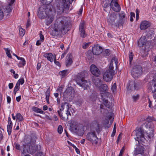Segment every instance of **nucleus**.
<instances>
[{"mask_svg": "<svg viewBox=\"0 0 156 156\" xmlns=\"http://www.w3.org/2000/svg\"><path fill=\"white\" fill-rule=\"evenodd\" d=\"M70 23L65 17H60L58 18L55 24L54 29L50 33V34L53 36H57L65 34L68 31V27Z\"/></svg>", "mask_w": 156, "mask_h": 156, "instance_id": "obj_1", "label": "nucleus"}, {"mask_svg": "<svg viewBox=\"0 0 156 156\" xmlns=\"http://www.w3.org/2000/svg\"><path fill=\"white\" fill-rule=\"evenodd\" d=\"M51 7V6L50 5H43L38 9L37 11V15L40 19H44L46 16H48V19L45 22L48 26L52 22L54 18Z\"/></svg>", "mask_w": 156, "mask_h": 156, "instance_id": "obj_2", "label": "nucleus"}, {"mask_svg": "<svg viewBox=\"0 0 156 156\" xmlns=\"http://www.w3.org/2000/svg\"><path fill=\"white\" fill-rule=\"evenodd\" d=\"M21 143L22 147L23 148L22 156L23 155L24 156H31L29 154H27V152L31 154L35 151L34 144L31 142V138L30 137H26Z\"/></svg>", "mask_w": 156, "mask_h": 156, "instance_id": "obj_3", "label": "nucleus"}, {"mask_svg": "<svg viewBox=\"0 0 156 156\" xmlns=\"http://www.w3.org/2000/svg\"><path fill=\"white\" fill-rule=\"evenodd\" d=\"M114 62L115 65L117 64V59L115 58H113L112 59L108 69L106 70L103 74V78L104 80L107 82L111 81L113 78V76L114 74V71L113 70V63Z\"/></svg>", "mask_w": 156, "mask_h": 156, "instance_id": "obj_4", "label": "nucleus"}, {"mask_svg": "<svg viewBox=\"0 0 156 156\" xmlns=\"http://www.w3.org/2000/svg\"><path fill=\"white\" fill-rule=\"evenodd\" d=\"M86 73L85 71H82L79 73L77 74L76 79L77 83L80 86L83 87L84 89L89 88V83H88L87 80H85Z\"/></svg>", "mask_w": 156, "mask_h": 156, "instance_id": "obj_5", "label": "nucleus"}, {"mask_svg": "<svg viewBox=\"0 0 156 156\" xmlns=\"http://www.w3.org/2000/svg\"><path fill=\"white\" fill-rule=\"evenodd\" d=\"M100 90L101 91H105V92L101 94V100L105 106L109 108L110 105L108 103V101L106 98L110 96L111 95L110 93L107 92L108 90V86L106 84H102L100 87Z\"/></svg>", "mask_w": 156, "mask_h": 156, "instance_id": "obj_6", "label": "nucleus"}, {"mask_svg": "<svg viewBox=\"0 0 156 156\" xmlns=\"http://www.w3.org/2000/svg\"><path fill=\"white\" fill-rule=\"evenodd\" d=\"M74 0H62V2L59 4L58 7V11L60 13L63 12H66L69 10L70 4H71Z\"/></svg>", "mask_w": 156, "mask_h": 156, "instance_id": "obj_7", "label": "nucleus"}, {"mask_svg": "<svg viewBox=\"0 0 156 156\" xmlns=\"http://www.w3.org/2000/svg\"><path fill=\"white\" fill-rule=\"evenodd\" d=\"M144 131L141 128H138L136 130L134 131L132 134H135L134 139L138 141L139 143H140L141 142H144L145 140L144 136Z\"/></svg>", "mask_w": 156, "mask_h": 156, "instance_id": "obj_8", "label": "nucleus"}, {"mask_svg": "<svg viewBox=\"0 0 156 156\" xmlns=\"http://www.w3.org/2000/svg\"><path fill=\"white\" fill-rule=\"evenodd\" d=\"M142 69L140 65L134 66L131 71L132 76L134 78H136L140 76L142 73Z\"/></svg>", "mask_w": 156, "mask_h": 156, "instance_id": "obj_9", "label": "nucleus"}, {"mask_svg": "<svg viewBox=\"0 0 156 156\" xmlns=\"http://www.w3.org/2000/svg\"><path fill=\"white\" fill-rule=\"evenodd\" d=\"M87 139L93 144H96L98 142V138L97 136L95 131L89 132L87 135Z\"/></svg>", "mask_w": 156, "mask_h": 156, "instance_id": "obj_10", "label": "nucleus"}, {"mask_svg": "<svg viewBox=\"0 0 156 156\" xmlns=\"http://www.w3.org/2000/svg\"><path fill=\"white\" fill-rule=\"evenodd\" d=\"M110 5L111 8L116 12H118L120 10V6L118 3L117 0H112Z\"/></svg>", "mask_w": 156, "mask_h": 156, "instance_id": "obj_11", "label": "nucleus"}, {"mask_svg": "<svg viewBox=\"0 0 156 156\" xmlns=\"http://www.w3.org/2000/svg\"><path fill=\"white\" fill-rule=\"evenodd\" d=\"M145 126L146 128L147 129L149 128L150 130H150L151 132H150V133H147L148 137L150 139L153 138L154 136L153 129L154 127V123L151 122H148V123H146Z\"/></svg>", "mask_w": 156, "mask_h": 156, "instance_id": "obj_12", "label": "nucleus"}, {"mask_svg": "<svg viewBox=\"0 0 156 156\" xmlns=\"http://www.w3.org/2000/svg\"><path fill=\"white\" fill-rule=\"evenodd\" d=\"M141 87V86L138 82H131L130 83L128 87V89L129 90H138Z\"/></svg>", "mask_w": 156, "mask_h": 156, "instance_id": "obj_13", "label": "nucleus"}, {"mask_svg": "<svg viewBox=\"0 0 156 156\" xmlns=\"http://www.w3.org/2000/svg\"><path fill=\"white\" fill-rule=\"evenodd\" d=\"M116 19V16L115 13L111 14L107 19V22L109 24L112 26H117V25L115 23V21Z\"/></svg>", "mask_w": 156, "mask_h": 156, "instance_id": "obj_14", "label": "nucleus"}, {"mask_svg": "<svg viewBox=\"0 0 156 156\" xmlns=\"http://www.w3.org/2000/svg\"><path fill=\"white\" fill-rule=\"evenodd\" d=\"M90 69L92 74L95 76L98 77L100 75V71L94 65L92 64L90 66Z\"/></svg>", "mask_w": 156, "mask_h": 156, "instance_id": "obj_15", "label": "nucleus"}, {"mask_svg": "<svg viewBox=\"0 0 156 156\" xmlns=\"http://www.w3.org/2000/svg\"><path fill=\"white\" fill-rule=\"evenodd\" d=\"M84 22H81L79 26V33L80 36L82 38H85L87 36L84 29Z\"/></svg>", "mask_w": 156, "mask_h": 156, "instance_id": "obj_16", "label": "nucleus"}, {"mask_svg": "<svg viewBox=\"0 0 156 156\" xmlns=\"http://www.w3.org/2000/svg\"><path fill=\"white\" fill-rule=\"evenodd\" d=\"M74 90L72 87H69L63 93L64 98H67L69 97H72L74 95Z\"/></svg>", "mask_w": 156, "mask_h": 156, "instance_id": "obj_17", "label": "nucleus"}, {"mask_svg": "<svg viewBox=\"0 0 156 156\" xmlns=\"http://www.w3.org/2000/svg\"><path fill=\"white\" fill-rule=\"evenodd\" d=\"M102 51V48L98 44L95 45L92 48V52L94 55H98Z\"/></svg>", "mask_w": 156, "mask_h": 156, "instance_id": "obj_18", "label": "nucleus"}, {"mask_svg": "<svg viewBox=\"0 0 156 156\" xmlns=\"http://www.w3.org/2000/svg\"><path fill=\"white\" fill-rule=\"evenodd\" d=\"M151 26L150 23L148 21L144 20L142 21L140 24V28L141 30H145Z\"/></svg>", "mask_w": 156, "mask_h": 156, "instance_id": "obj_19", "label": "nucleus"}, {"mask_svg": "<svg viewBox=\"0 0 156 156\" xmlns=\"http://www.w3.org/2000/svg\"><path fill=\"white\" fill-rule=\"evenodd\" d=\"M43 56L51 62H53L54 59L56 57V55L54 56L51 53H44Z\"/></svg>", "mask_w": 156, "mask_h": 156, "instance_id": "obj_20", "label": "nucleus"}, {"mask_svg": "<svg viewBox=\"0 0 156 156\" xmlns=\"http://www.w3.org/2000/svg\"><path fill=\"white\" fill-rule=\"evenodd\" d=\"M72 56L70 53L67 54L66 61V66L68 67L71 65L73 63Z\"/></svg>", "mask_w": 156, "mask_h": 156, "instance_id": "obj_21", "label": "nucleus"}, {"mask_svg": "<svg viewBox=\"0 0 156 156\" xmlns=\"http://www.w3.org/2000/svg\"><path fill=\"white\" fill-rule=\"evenodd\" d=\"M144 147L141 146H139L135 148L134 151V154L135 155H137L139 154H144Z\"/></svg>", "mask_w": 156, "mask_h": 156, "instance_id": "obj_22", "label": "nucleus"}, {"mask_svg": "<svg viewBox=\"0 0 156 156\" xmlns=\"http://www.w3.org/2000/svg\"><path fill=\"white\" fill-rule=\"evenodd\" d=\"M67 104L66 102H64L62 103L61 104V108L59 110L57 111V112L59 115V116L63 120H66V118L63 116L62 115V113L61 112L64 109L65 105Z\"/></svg>", "mask_w": 156, "mask_h": 156, "instance_id": "obj_23", "label": "nucleus"}, {"mask_svg": "<svg viewBox=\"0 0 156 156\" xmlns=\"http://www.w3.org/2000/svg\"><path fill=\"white\" fill-rule=\"evenodd\" d=\"M69 70L66 69L60 71L59 74L61 76L62 78L65 77L69 73Z\"/></svg>", "mask_w": 156, "mask_h": 156, "instance_id": "obj_24", "label": "nucleus"}, {"mask_svg": "<svg viewBox=\"0 0 156 156\" xmlns=\"http://www.w3.org/2000/svg\"><path fill=\"white\" fill-rule=\"evenodd\" d=\"M12 122L11 121L8 122V124L7 126V131L8 135H9L12 132Z\"/></svg>", "mask_w": 156, "mask_h": 156, "instance_id": "obj_25", "label": "nucleus"}, {"mask_svg": "<svg viewBox=\"0 0 156 156\" xmlns=\"http://www.w3.org/2000/svg\"><path fill=\"white\" fill-rule=\"evenodd\" d=\"M13 3H11V2H9V4L8 6H6L5 8H4V9L5 10V12H6L7 13H9L11 12L12 10V5Z\"/></svg>", "mask_w": 156, "mask_h": 156, "instance_id": "obj_26", "label": "nucleus"}, {"mask_svg": "<svg viewBox=\"0 0 156 156\" xmlns=\"http://www.w3.org/2000/svg\"><path fill=\"white\" fill-rule=\"evenodd\" d=\"M151 89L152 92H154L156 91V82L154 80L152 81L151 83Z\"/></svg>", "mask_w": 156, "mask_h": 156, "instance_id": "obj_27", "label": "nucleus"}, {"mask_svg": "<svg viewBox=\"0 0 156 156\" xmlns=\"http://www.w3.org/2000/svg\"><path fill=\"white\" fill-rule=\"evenodd\" d=\"M32 110L37 113H40L42 114H44L45 112L42 109L39 108L37 107H34L32 108Z\"/></svg>", "mask_w": 156, "mask_h": 156, "instance_id": "obj_28", "label": "nucleus"}, {"mask_svg": "<svg viewBox=\"0 0 156 156\" xmlns=\"http://www.w3.org/2000/svg\"><path fill=\"white\" fill-rule=\"evenodd\" d=\"M146 40L144 37L141 38L138 42V46L141 47L146 44Z\"/></svg>", "mask_w": 156, "mask_h": 156, "instance_id": "obj_29", "label": "nucleus"}, {"mask_svg": "<svg viewBox=\"0 0 156 156\" xmlns=\"http://www.w3.org/2000/svg\"><path fill=\"white\" fill-rule=\"evenodd\" d=\"M16 121H22L24 118L22 115L19 113H17L16 115Z\"/></svg>", "mask_w": 156, "mask_h": 156, "instance_id": "obj_30", "label": "nucleus"}, {"mask_svg": "<svg viewBox=\"0 0 156 156\" xmlns=\"http://www.w3.org/2000/svg\"><path fill=\"white\" fill-rule=\"evenodd\" d=\"M108 115V117H107V118L105 119L104 122V124L106 125L108 124L109 123V120L112 118V116L110 114L108 113V115Z\"/></svg>", "mask_w": 156, "mask_h": 156, "instance_id": "obj_31", "label": "nucleus"}, {"mask_svg": "<svg viewBox=\"0 0 156 156\" xmlns=\"http://www.w3.org/2000/svg\"><path fill=\"white\" fill-rule=\"evenodd\" d=\"M86 57L88 59L92 60L94 57L93 55H92V53L91 51H88L86 55Z\"/></svg>", "mask_w": 156, "mask_h": 156, "instance_id": "obj_32", "label": "nucleus"}, {"mask_svg": "<svg viewBox=\"0 0 156 156\" xmlns=\"http://www.w3.org/2000/svg\"><path fill=\"white\" fill-rule=\"evenodd\" d=\"M22 60L19 62L18 64V66L19 67H21L24 66L26 64V61L24 58H21Z\"/></svg>", "mask_w": 156, "mask_h": 156, "instance_id": "obj_33", "label": "nucleus"}, {"mask_svg": "<svg viewBox=\"0 0 156 156\" xmlns=\"http://www.w3.org/2000/svg\"><path fill=\"white\" fill-rule=\"evenodd\" d=\"M4 49L5 51L6 55H7V56L9 58H11L12 56L10 54V50H9L8 48H4Z\"/></svg>", "mask_w": 156, "mask_h": 156, "instance_id": "obj_34", "label": "nucleus"}, {"mask_svg": "<svg viewBox=\"0 0 156 156\" xmlns=\"http://www.w3.org/2000/svg\"><path fill=\"white\" fill-rule=\"evenodd\" d=\"M19 32L20 35L21 36H23L25 34V31L23 29L20 27L19 28Z\"/></svg>", "mask_w": 156, "mask_h": 156, "instance_id": "obj_35", "label": "nucleus"}, {"mask_svg": "<svg viewBox=\"0 0 156 156\" xmlns=\"http://www.w3.org/2000/svg\"><path fill=\"white\" fill-rule=\"evenodd\" d=\"M94 128H93L91 127V129H94L96 130L97 132H98L99 131V125L96 122L94 124Z\"/></svg>", "mask_w": 156, "mask_h": 156, "instance_id": "obj_36", "label": "nucleus"}, {"mask_svg": "<svg viewBox=\"0 0 156 156\" xmlns=\"http://www.w3.org/2000/svg\"><path fill=\"white\" fill-rule=\"evenodd\" d=\"M102 5L104 8H107L109 6V3L107 1L103 2Z\"/></svg>", "mask_w": 156, "mask_h": 156, "instance_id": "obj_37", "label": "nucleus"}, {"mask_svg": "<svg viewBox=\"0 0 156 156\" xmlns=\"http://www.w3.org/2000/svg\"><path fill=\"white\" fill-rule=\"evenodd\" d=\"M119 18L121 19H122L125 18L126 14L123 11H121L120 13H119Z\"/></svg>", "mask_w": 156, "mask_h": 156, "instance_id": "obj_38", "label": "nucleus"}, {"mask_svg": "<svg viewBox=\"0 0 156 156\" xmlns=\"http://www.w3.org/2000/svg\"><path fill=\"white\" fill-rule=\"evenodd\" d=\"M67 106H68V108H67V110L66 111V115H67L66 119H68V116H69H69L71 115V114L70 112V111H71V108H69L68 105H67Z\"/></svg>", "mask_w": 156, "mask_h": 156, "instance_id": "obj_39", "label": "nucleus"}, {"mask_svg": "<svg viewBox=\"0 0 156 156\" xmlns=\"http://www.w3.org/2000/svg\"><path fill=\"white\" fill-rule=\"evenodd\" d=\"M93 82L97 86L101 82V80H99L98 78H96L93 80Z\"/></svg>", "mask_w": 156, "mask_h": 156, "instance_id": "obj_40", "label": "nucleus"}, {"mask_svg": "<svg viewBox=\"0 0 156 156\" xmlns=\"http://www.w3.org/2000/svg\"><path fill=\"white\" fill-rule=\"evenodd\" d=\"M110 51L109 49H106L103 51V54L105 56H108L110 54Z\"/></svg>", "mask_w": 156, "mask_h": 156, "instance_id": "obj_41", "label": "nucleus"}, {"mask_svg": "<svg viewBox=\"0 0 156 156\" xmlns=\"http://www.w3.org/2000/svg\"><path fill=\"white\" fill-rule=\"evenodd\" d=\"M139 95L138 94L133 95L132 96V98L133 101H136L138 100L139 99Z\"/></svg>", "mask_w": 156, "mask_h": 156, "instance_id": "obj_42", "label": "nucleus"}, {"mask_svg": "<svg viewBox=\"0 0 156 156\" xmlns=\"http://www.w3.org/2000/svg\"><path fill=\"white\" fill-rule=\"evenodd\" d=\"M14 145L16 149L19 150H23V148L22 147H21L20 145L19 144L17 143H15Z\"/></svg>", "mask_w": 156, "mask_h": 156, "instance_id": "obj_43", "label": "nucleus"}, {"mask_svg": "<svg viewBox=\"0 0 156 156\" xmlns=\"http://www.w3.org/2000/svg\"><path fill=\"white\" fill-rule=\"evenodd\" d=\"M63 131V128L62 126L61 125H59L58 128V133L59 134H61L62 133Z\"/></svg>", "mask_w": 156, "mask_h": 156, "instance_id": "obj_44", "label": "nucleus"}, {"mask_svg": "<svg viewBox=\"0 0 156 156\" xmlns=\"http://www.w3.org/2000/svg\"><path fill=\"white\" fill-rule=\"evenodd\" d=\"M133 54L132 52L129 53V62L130 63L132 61L133 58Z\"/></svg>", "mask_w": 156, "mask_h": 156, "instance_id": "obj_45", "label": "nucleus"}, {"mask_svg": "<svg viewBox=\"0 0 156 156\" xmlns=\"http://www.w3.org/2000/svg\"><path fill=\"white\" fill-rule=\"evenodd\" d=\"M135 13L133 12H130V21L133 22V18L135 17Z\"/></svg>", "mask_w": 156, "mask_h": 156, "instance_id": "obj_46", "label": "nucleus"}, {"mask_svg": "<svg viewBox=\"0 0 156 156\" xmlns=\"http://www.w3.org/2000/svg\"><path fill=\"white\" fill-rule=\"evenodd\" d=\"M116 85L115 83H114L112 86L111 90L113 93H114L116 90Z\"/></svg>", "mask_w": 156, "mask_h": 156, "instance_id": "obj_47", "label": "nucleus"}, {"mask_svg": "<svg viewBox=\"0 0 156 156\" xmlns=\"http://www.w3.org/2000/svg\"><path fill=\"white\" fill-rule=\"evenodd\" d=\"M24 79L22 78L20 79L17 82V83H18V84H19L20 85V84L22 85L24 83Z\"/></svg>", "mask_w": 156, "mask_h": 156, "instance_id": "obj_48", "label": "nucleus"}, {"mask_svg": "<svg viewBox=\"0 0 156 156\" xmlns=\"http://www.w3.org/2000/svg\"><path fill=\"white\" fill-rule=\"evenodd\" d=\"M20 85L19 84H18V83H16V86L14 88V90L18 91L20 89Z\"/></svg>", "mask_w": 156, "mask_h": 156, "instance_id": "obj_49", "label": "nucleus"}, {"mask_svg": "<svg viewBox=\"0 0 156 156\" xmlns=\"http://www.w3.org/2000/svg\"><path fill=\"white\" fill-rule=\"evenodd\" d=\"M41 1L43 2L44 3L46 4H48L51 3L53 0H41Z\"/></svg>", "mask_w": 156, "mask_h": 156, "instance_id": "obj_50", "label": "nucleus"}, {"mask_svg": "<svg viewBox=\"0 0 156 156\" xmlns=\"http://www.w3.org/2000/svg\"><path fill=\"white\" fill-rule=\"evenodd\" d=\"M3 11L2 9H0V20L3 18Z\"/></svg>", "mask_w": 156, "mask_h": 156, "instance_id": "obj_51", "label": "nucleus"}, {"mask_svg": "<svg viewBox=\"0 0 156 156\" xmlns=\"http://www.w3.org/2000/svg\"><path fill=\"white\" fill-rule=\"evenodd\" d=\"M89 44V43H83V46H82V48L83 49H86L87 48Z\"/></svg>", "mask_w": 156, "mask_h": 156, "instance_id": "obj_52", "label": "nucleus"}, {"mask_svg": "<svg viewBox=\"0 0 156 156\" xmlns=\"http://www.w3.org/2000/svg\"><path fill=\"white\" fill-rule=\"evenodd\" d=\"M44 39V37L43 35L40 33V40L41 42H43Z\"/></svg>", "mask_w": 156, "mask_h": 156, "instance_id": "obj_53", "label": "nucleus"}, {"mask_svg": "<svg viewBox=\"0 0 156 156\" xmlns=\"http://www.w3.org/2000/svg\"><path fill=\"white\" fill-rule=\"evenodd\" d=\"M124 150L125 149L124 147H122L120 150L119 156H122V154L124 151Z\"/></svg>", "mask_w": 156, "mask_h": 156, "instance_id": "obj_54", "label": "nucleus"}, {"mask_svg": "<svg viewBox=\"0 0 156 156\" xmlns=\"http://www.w3.org/2000/svg\"><path fill=\"white\" fill-rule=\"evenodd\" d=\"M3 136L2 134V131L0 129V141H1L3 138Z\"/></svg>", "mask_w": 156, "mask_h": 156, "instance_id": "obj_55", "label": "nucleus"}, {"mask_svg": "<svg viewBox=\"0 0 156 156\" xmlns=\"http://www.w3.org/2000/svg\"><path fill=\"white\" fill-rule=\"evenodd\" d=\"M54 62L57 65V66H60V63H59V62L58 61H57L56 60V58H55L54 60Z\"/></svg>", "mask_w": 156, "mask_h": 156, "instance_id": "obj_56", "label": "nucleus"}, {"mask_svg": "<svg viewBox=\"0 0 156 156\" xmlns=\"http://www.w3.org/2000/svg\"><path fill=\"white\" fill-rule=\"evenodd\" d=\"M9 89H11L12 88L13 86V83H9Z\"/></svg>", "mask_w": 156, "mask_h": 156, "instance_id": "obj_57", "label": "nucleus"}, {"mask_svg": "<svg viewBox=\"0 0 156 156\" xmlns=\"http://www.w3.org/2000/svg\"><path fill=\"white\" fill-rule=\"evenodd\" d=\"M46 98H49L50 96V92L48 91H47L45 92Z\"/></svg>", "mask_w": 156, "mask_h": 156, "instance_id": "obj_58", "label": "nucleus"}, {"mask_svg": "<svg viewBox=\"0 0 156 156\" xmlns=\"http://www.w3.org/2000/svg\"><path fill=\"white\" fill-rule=\"evenodd\" d=\"M73 147L75 149L77 153L79 154L80 153V151L79 149H78L75 146H73Z\"/></svg>", "mask_w": 156, "mask_h": 156, "instance_id": "obj_59", "label": "nucleus"}, {"mask_svg": "<svg viewBox=\"0 0 156 156\" xmlns=\"http://www.w3.org/2000/svg\"><path fill=\"white\" fill-rule=\"evenodd\" d=\"M41 64L40 63H38L37 64V70L39 69L41 67Z\"/></svg>", "mask_w": 156, "mask_h": 156, "instance_id": "obj_60", "label": "nucleus"}, {"mask_svg": "<svg viewBox=\"0 0 156 156\" xmlns=\"http://www.w3.org/2000/svg\"><path fill=\"white\" fill-rule=\"evenodd\" d=\"M7 102L8 103H10L11 102V99L10 97L7 96Z\"/></svg>", "mask_w": 156, "mask_h": 156, "instance_id": "obj_61", "label": "nucleus"}, {"mask_svg": "<svg viewBox=\"0 0 156 156\" xmlns=\"http://www.w3.org/2000/svg\"><path fill=\"white\" fill-rule=\"evenodd\" d=\"M57 90L58 91L61 93L62 92V87L61 86L59 87L58 88Z\"/></svg>", "mask_w": 156, "mask_h": 156, "instance_id": "obj_62", "label": "nucleus"}, {"mask_svg": "<svg viewBox=\"0 0 156 156\" xmlns=\"http://www.w3.org/2000/svg\"><path fill=\"white\" fill-rule=\"evenodd\" d=\"M42 42L40 40H37L36 42V45L37 46L39 45H41Z\"/></svg>", "mask_w": 156, "mask_h": 156, "instance_id": "obj_63", "label": "nucleus"}, {"mask_svg": "<svg viewBox=\"0 0 156 156\" xmlns=\"http://www.w3.org/2000/svg\"><path fill=\"white\" fill-rule=\"evenodd\" d=\"M83 11V8H81L80 9L78 13V15H81L82 14Z\"/></svg>", "mask_w": 156, "mask_h": 156, "instance_id": "obj_64", "label": "nucleus"}]
</instances>
